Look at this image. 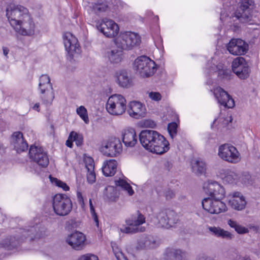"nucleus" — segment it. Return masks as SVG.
Masks as SVG:
<instances>
[{
    "instance_id": "38",
    "label": "nucleus",
    "mask_w": 260,
    "mask_h": 260,
    "mask_svg": "<svg viewBox=\"0 0 260 260\" xmlns=\"http://www.w3.org/2000/svg\"><path fill=\"white\" fill-rule=\"evenodd\" d=\"M115 183L117 186L121 187L122 189L127 191L129 196H132L134 193V191L132 186L124 180L119 179L117 180H115Z\"/></svg>"
},
{
    "instance_id": "48",
    "label": "nucleus",
    "mask_w": 260,
    "mask_h": 260,
    "mask_svg": "<svg viewBox=\"0 0 260 260\" xmlns=\"http://www.w3.org/2000/svg\"><path fill=\"white\" fill-rule=\"evenodd\" d=\"M51 83L50 79L47 75H43L40 78V82L39 87H42V86H48L51 87Z\"/></svg>"
},
{
    "instance_id": "21",
    "label": "nucleus",
    "mask_w": 260,
    "mask_h": 260,
    "mask_svg": "<svg viewBox=\"0 0 260 260\" xmlns=\"http://www.w3.org/2000/svg\"><path fill=\"white\" fill-rule=\"evenodd\" d=\"M86 239V237L83 233L76 231L68 236L66 242L73 249L79 250L84 247Z\"/></svg>"
},
{
    "instance_id": "57",
    "label": "nucleus",
    "mask_w": 260,
    "mask_h": 260,
    "mask_svg": "<svg viewBox=\"0 0 260 260\" xmlns=\"http://www.w3.org/2000/svg\"><path fill=\"white\" fill-rule=\"evenodd\" d=\"M73 139H70L69 135L68 140L66 142V145L70 148H72L73 146Z\"/></svg>"
},
{
    "instance_id": "58",
    "label": "nucleus",
    "mask_w": 260,
    "mask_h": 260,
    "mask_svg": "<svg viewBox=\"0 0 260 260\" xmlns=\"http://www.w3.org/2000/svg\"><path fill=\"white\" fill-rule=\"evenodd\" d=\"M243 180H244L245 183H246L247 182L248 183L249 180L251 178V176L248 173H245L243 174Z\"/></svg>"
},
{
    "instance_id": "59",
    "label": "nucleus",
    "mask_w": 260,
    "mask_h": 260,
    "mask_svg": "<svg viewBox=\"0 0 260 260\" xmlns=\"http://www.w3.org/2000/svg\"><path fill=\"white\" fill-rule=\"evenodd\" d=\"M162 41L161 38H159V40L158 41V42L157 43L155 42V45L157 47V48H158V49L161 48V47L162 46Z\"/></svg>"
},
{
    "instance_id": "25",
    "label": "nucleus",
    "mask_w": 260,
    "mask_h": 260,
    "mask_svg": "<svg viewBox=\"0 0 260 260\" xmlns=\"http://www.w3.org/2000/svg\"><path fill=\"white\" fill-rule=\"evenodd\" d=\"M122 142L126 147H134L137 142L135 130L133 128L124 129L122 132Z\"/></svg>"
},
{
    "instance_id": "17",
    "label": "nucleus",
    "mask_w": 260,
    "mask_h": 260,
    "mask_svg": "<svg viewBox=\"0 0 260 260\" xmlns=\"http://www.w3.org/2000/svg\"><path fill=\"white\" fill-rule=\"evenodd\" d=\"M122 150V144L118 138H113L110 139L101 148V151L104 155L109 157H114L120 153Z\"/></svg>"
},
{
    "instance_id": "64",
    "label": "nucleus",
    "mask_w": 260,
    "mask_h": 260,
    "mask_svg": "<svg viewBox=\"0 0 260 260\" xmlns=\"http://www.w3.org/2000/svg\"><path fill=\"white\" fill-rule=\"evenodd\" d=\"M241 260H251L249 257H244Z\"/></svg>"
},
{
    "instance_id": "36",
    "label": "nucleus",
    "mask_w": 260,
    "mask_h": 260,
    "mask_svg": "<svg viewBox=\"0 0 260 260\" xmlns=\"http://www.w3.org/2000/svg\"><path fill=\"white\" fill-rule=\"evenodd\" d=\"M228 224L239 234H245L249 232L248 228L240 224L237 221L229 219L227 221Z\"/></svg>"
},
{
    "instance_id": "32",
    "label": "nucleus",
    "mask_w": 260,
    "mask_h": 260,
    "mask_svg": "<svg viewBox=\"0 0 260 260\" xmlns=\"http://www.w3.org/2000/svg\"><path fill=\"white\" fill-rule=\"evenodd\" d=\"M192 172L197 175L204 174L206 171V164L201 159H196L191 162Z\"/></svg>"
},
{
    "instance_id": "46",
    "label": "nucleus",
    "mask_w": 260,
    "mask_h": 260,
    "mask_svg": "<svg viewBox=\"0 0 260 260\" xmlns=\"http://www.w3.org/2000/svg\"><path fill=\"white\" fill-rule=\"evenodd\" d=\"M89 207H90V214H91L92 218L93 219V221H94V222L95 223V225L98 228H99V221L98 216L95 211V209H94V206L92 203V200L91 199H89Z\"/></svg>"
},
{
    "instance_id": "13",
    "label": "nucleus",
    "mask_w": 260,
    "mask_h": 260,
    "mask_svg": "<svg viewBox=\"0 0 260 260\" xmlns=\"http://www.w3.org/2000/svg\"><path fill=\"white\" fill-rule=\"evenodd\" d=\"M156 218L159 225L167 229L173 226L178 221L177 213L170 209L160 211L157 214Z\"/></svg>"
},
{
    "instance_id": "37",
    "label": "nucleus",
    "mask_w": 260,
    "mask_h": 260,
    "mask_svg": "<svg viewBox=\"0 0 260 260\" xmlns=\"http://www.w3.org/2000/svg\"><path fill=\"white\" fill-rule=\"evenodd\" d=\"M140 242L142 243L143 247L147 248H154L159 244L155 238L151 236L145 237L141 239Z\"/></svg>"
},
{
    "instance_id": "55",
    "label": "nucleus",
    "mask_w": 260,
    "mask_h": 260,
    "mask_svg": "<svg viewBox=\"0 0 260 260\" xmlns=\"http://www.w3.org/2000/svg\"><path fill=\"white\" fill-rule=\"evenodd\" d=\"M77 197L79 204L81 205V207L84 209L85 204L82 193L80 192H77Z\"/></svg>"
},
{
    "instance_id": "42",
    "label": "nucleus",
    "mask_w": 260,
    "mask_h": 260,
    "mask_svg": "<svg viewBox=\"0 0 260 260\" xmlns=\"http://www.w3.org/2000/svg\"><path fill=\"white\" fill-rule=\"evenodd\" d=\"M76 112L78 115L82 118L85 123H88L89 119L87 115V111L84 106H81L79 108H77Z\"/></svg>"
},
{
    "instance_id": "52",
    "label": "nucleus",
    "mask_w": 260,
    "mask_h": 260,
    "mask_svg": "<svg viewBox=\"0 0 260 260\" xmlns=\"http://www.w3.org/2000/svg\"><path fill=\"white\" fill-rule=\"evenodd\" d=\"M78 260H99L98 257L94 254H86L81 255Z\"/></svg>"
},
{
    "instance_id": "28",
    "label": "nucleus",
    "mask_w": 260,
    "mask_h": 260,
    "mask_svg": "<svg viewBox=\"0 0 260 260\" xmlns=\"http://www.w3.org/2000/svg\"><path fill=\"white\" fill-rule=\"evenodd\" d=\"M117 82L123 88H128L132 85V80L126 70H122L116 73Z\"/></svg>"
},
{
    "instance_id": "20",
    "label": "nucleus",
    "mask_w": 260,
    "mask_h": 260,
    "mask_svg": "<svg viewBox=\"0 0 260 260\" xmlns=\"http://www.w3.org/2000/svg\"><path fill=\"white\" fill-rule=\"evenodd\" d=\"M123 50L117 46L106 48L104 51V57L111 64H119L124 58Z\"/></svg>"
},
{
    "instance_id": "30",
    "label": "nucleus",
    "mask_w": 260,
    "mask_h": 260,
    "mask_svg": "<svg viewBox=\"0 0 260 260\" xmlns=\"http://www.w3.org/2000/svg\"><path fill=\"white\" fill-rule=\"evenodd\" d=\"M208 230L213 236L217 238L231 240L234 237V235L231 233L219 226H209Z\"/></svg>"
},
{
    "instance_id": "11",
    "label": "nucleus",
    "mask_w": 260,
    "mask_h": 260,
    "mask_svg": "<svg viewBox=\"0 0 260 260\" xmlns=\"http://www.w3.org/2000/svg\"><path fill=\"white\" fill-rule=\"evenodd\" d=\"M218 154L223 160L231 163H237L240 159V154L237 149L228 144H224L219 147Z\"/></svg>"
},
{
    "instance_id": "6",
    "label": "nucleus",
    "mask_w": 260,
    "mask_h": 260,
    "mask_svg": "<svg viewBox=\"0 0 260 260\" xmlns=\"http://www.w3.org/2000/svg\"><path fill=\"white\" fill-rule=\"evenodd\" d=\"M63 42L67 52V59L70 62L75 61L80 56L81 48L77 39L70 32L63 35Z\"/></svg>"
},
{
    "instance_id": "2",
    "label": "nucleus",
    "mask_w": 260,
    "mask_h": 260,
    "mask_svg": "<svg viewBox=\"0 0 260 260\" xmlns=\"http://www.w3.org/2000/svg\"><path fill=\"white\" fill-rule=\"evenodd\" d=\"M40 224L36 223L27 229H20L18 234L16 236H11L6 238L0 243V247L6 250H12L19 246L21 243L27 238H30V240L40 238L43 235V229Z\"/></svg>"
},
{
    "instance_id": "34",
    "label": "nucleus",
    "mask_w": 260,
    "mask_h": 260,
    "mask_svg": "<svg viewBox=\"0 0 260 260\" xmlns=\"http://www.w3.org/2000/svg\"><path fill=\"white\" fill-rule=\"evenodd\" d=\"M105 199L108 202H116L118 199V193L115 187L109 186L105 188Z\"/></svg>"
},
{
    "instance_id": "10",
    "label": "nucleus",
    "mask_w": 260,
    "mask_h": 260,
    "mask_svg": "<svg viewBox=\"0 0 260 260\" xmlns=\"http://www.w3.org/2000/svg\"><path fill=\"white\" fill-rule=\"evenodd\" d=\"M222 199L205 198L202 202V207L210 214H218L224 212L227 210V207L225 204L221 201Z\"/></svg>"
},
{
    "instance_id": "33",
    "label": "nucleus",
    "mask_w": 260,
    "mask_h": 260,
    "mask_svg": "<svg viewBox=\"0 0 260 260\" xmlns=\"http://www.w3.org/2000/svg\"><path fill=\"white\" fill-rule=\"evenodd\" d=\"M107 25L108 27L106 28L105 36L108 38H113L115 37L118 33L119 27L118 25L113 20L108 21L107 22ZM105 25V24H103Z\"/></svg>"
},
{
    "instance_id": "35",
    "label": "nucleus",
    "mask_w": 260,
    "mask_h": 260,
    "mask_svg": "<svg viewBox=\"0 0 260 260\" xmlns=\"http://www.w3.org/2000/svg\"><path fill=\"white\" fill-rule=\"evenodd\" d=\"M90 8L96 14L105 12L108 8L107 2L102 0L98 1L96 3H92Z\"/></svg>"
},
{
    "instance_id": "7",
    "label": "nucleus",
    "mask_w": 260,
    "mask_h": 260,
    "mask_svg": "<svg viewBox=\"0 0 260 260\" xmlns=\"http://www.w3.org/2000/svg\"><path fill=\"white\" fill-rule=\"evenodd\" d=\"M141 37L138 34L131 31L121 33L115 39V45L123 50H131L141 43Z\"/></svg>"
},
{
    "instance_id": "62",
    "label": "nucleus",
    "mask_w": 260,
    "mask_h": 260,
    "mask_svg": "<svg viewBox=\"0 0 260 260\" xmlns=\"http://www.w3.org/2000/svg\"><path fill=\"white\" fill-rule=\"evenodd\" d=\"M116 5H117V7L120 6L121 8H123L124 7V6L125 5V4L120 1H118L117 2Z\"/></svg>"
},
{
    "instance_id": "44",
    "label": "nucleus",
    "mask_w": 260,
    "mask_h": 260,
    "mask_svg": "<svg viewBox=\"0 0 260 260\" xmlns=\"http://www.w3.org/2000/svg\"><path fill=\"white\" fill-rule=\"evenodd\" d=\"M177 123L175 122L169 123L168 125V131L170 137L173 139L176 136L177 133Z\"/></svg>"
},
{
    "instance_id": "9",
    "label": "nucleus",
    "mask_w": 260,
    "mask_h": 260,
    "mask_svg": "<svg viewBox=\"0 0 260 260\" xmlns=\"http://www.w3.org/2000/svg\"><path fill=\"white\" fill-rule=\"evenodd\" d=\"M28 15L27 9L20 5H10L6 10V16L13 28L24 18V16Z\"/></svg>"
},
{
    "instance_id": "56",
    "label": "nucleus",
    "mask_w": 260,
    "mask_h": 260,
    "mask_svg": "<svg viewBox=\"0 0 260 260\" xmlns=\"http://www.w3.org/2000/svg\"><path fill=\"white\" fill-rule=\"evenodd\" d=\"M163 194L167 200L172 199L175 196V192L170 189L166 190L165 192L163 193Z\"/></svg>"
},
{
    "instance_id": "60",
    "label": "nucleus",
    "mask_w": 260,
    "mask_h": 260,
    "mask_svg": "<svg viewBox=\"0 0 260 260\" xmlns=\"http://www.w3.org/2000/svg\"><path fill=\"white\" fill-rule=\"evenodd\" d=\"M3 53H4V55L7 57V55L9 52V50L8 48L7 47H3Z\"/></svg>"
},
{
    "instance_id": "24",
    "label": "nucleus",
    "mask_w": 260,
    "mask_h": 260,
    "mask_svg": "<svg viewBox=\"0 0 260 260\" xmlns=\"http://www.w3.org/2000/svg\"><path fill=\"white\" fill-rule=\"evenodd\" d=\"M11 143L18 152L27 150L28 144L24 140L22 133L20 132H14L12 136Z\"/></svg>"
},
{
    "instance_id": "15",
    "label": "nucleus",
    "mask_w": 260,
    "mask_h": 260,
    "mask_svg": "<svg viewBox=\"0 0 260 260\" xmlns=\"http://www.w3.org/2000/svg\"><path fill=\"white\" fill-rule=\"evenodd\" d=\"M30 159L42 168H46L49 164V158L47 153L41 147L31 146L29 150Z\"/></svg>"
},
{
    "instance_id": "61",
    "label": "nucleus",
    "mask_w": 260,
    "mask_h": 260,
    "mask_svg": "<svg viewBox=\"0 0 260 260\" xmlns=\"http://www.w3.org/2000/svg\"><path fill=\"white\" fill-rule=\"evenodd\" d=\"M32 109L36 111H40V104L39 103H36L33 106Z\"/></svg>"
},
{
    "instance_id": "18",
    "label": "nucleus",
    "mask_w": 260,
    "mask_h": 260,
    "mask_svg": "<svg viewBox=\"0 0 260 260\" xmlns=\"http://www.w3.org/2000/svg\"><path fill=\"white\" fill-rule=\"evenodd\" d=\"M229 52L235 55L245 54L248 50L249 45L240 39H232L226 45Z\"/></svg>"
},
{
    "instance_id": "51",
    "label": "nucleus",
    "mask_w": 260,
    "mask_h": 260,
    "mask_svg": "<svg viewBox=\"0 0 260 260\" xmlns=\"http://www.w3.org/2000/svg\"><path fill=\"white\" fill-rule=\"evenodd\" d=\"M87 181L92 184L95 181V174L93 171H87Z\"/></svg>"
},
{
    "instance_id": "12",
    "label": "nucleus",
    "mask_w": 260,
    "mask_h": 260,
    "mask_svg": "<svg viewBox=\"0 0 260 260\" xmlns=\"http://www.w3.org/2000/svg\"><path fill=\"white\" fill-rule=\"evenodd\" d=\"M233 72L241 79H246L249 76L250 69L247 62L243 57H237L232 63Z\"/></svg>"
},
{
    "instance_id": "26",
    "label": "nucleus",
    "mask_w": 260,
    "mask_h": 260,
    "mask_svg": "<svg viewBox=\"0 0 260 260\" xmlns=\"http://www.w3.org/2000/svg\"><path fill=\"white\" fill-rule=\"evenodd\" d=\"M39 88L41 94V98L43 103L47 106L50 105L54 99L52 85H51V87L42 86V87H39Z\"/></svg>"
},
{
    "instance_id": "47",
    "label": "nucleus",
    "mask_w": 260,
    "mask_h": 260,
    "mask_svg": "<svg viewBox=\"0 0 260 260\" xmlns=\"http://www.w3.org/2000/svg\"><path fill=\"white\" fill-rule=\"evenodd\" d=\"M85 167L87 171H93L94 163L93 158L89 156H85L84 158Z\"/></svg>"
},
{
    "instance_id": "63",
    "label": "nucleus",
    "mask_w": 260,
    "mask_h": 260,
    "mask_svg": "<svg viewBox=\"0 0 260 260\" xmlns=\"http://www.w3.org/2000/svg\"><path fill=\"white\" fill-rule=\"evenodd\" d=\"M156 191L159 196H161L162 194L161 191L160 190H159L158 188H156Z\"/></svg>"
},
{
    "instance_id": "16",
    "label": "nucleus",
    "mask_w": 260,
    "mask_h": 260,
    "mask_svg": "<svg viewBox=\"0 0 260 260\" xmlns=\"http://www.w3.org/2000/svg\"><path fill=\"white\" fill-rule=\"evenodd\" d=\"M14 29L22 36H31L35 34V25L30 16L28 15L24 16V18Z\"/></svg>"
},
{
    "instance_id": "4",
    "label": "nucleus",
    "mask_w": 260,
    "mask_h": 260,
    "mask_svg": "<svg viewBox=\"0 0 260 260\" xmlns=\"http://www.w3.org/2000/svg\"><path fill=\"white\" fill-rule=\"evenodd\" d=\"M134 64L137 73L143 78L151 76L156 70L155 62L145 55L136 59Z\"/></svg>"
},
{
    "instance_id": "8",
    "label": "nucleus",
    "mask_w": 260,
    "mask_h": 260,
    "mask_svg": "<svg viewBox=\"0 0 260 260\" xmlns=\"http://www.w3.org/2000/svg\"><path fill=\"white\" fill-rule=\"evenodd\" d=\"M255 5L253 0H242L235 12V17L242 23L251 20L255 12Z\"/></svg>"
},
{
    "instance_id": "5",
    "label": "nucleus",
    "mask_w": 260,
    "mask_h": 260,
    "mask_svg": "<svg viewBox=\"0 0 260 260\" xmlns=\"http://www.w3.org/2000/svg\"><path fill=\"white\" fill-rule=\"evenodd\" d=\"M106 108L108 112L112 115L123 114L126 108V100L121 94L111 95L108 99Z\"/></svg>"
},
{
    "instance_id": "45",
    "label": "nucleus",
    "mask_w": 260,
    "mask_h": 260,
    "mask_svg": "<svg viewBox=\"0 0 260 260\" xmlns=\"http://www.w3.org/2000/svg\"><path fill=\"white\" fill-rule=\"evenodd\" d=\"M50 179L52 183H54L57 186L61 188L63 190L68 191L69 190V186L65 182H63L56 178L52 177L51 176H50Z\"/></svg>"
},
{
    "instance_id": "27",
    "label": "nucleus",
    "mask_w": 260,
    "mask_h": 260,
    "mask_svg": "<svg viewBox=\"0 0 260 260\" xmlns=\"http://www.w3.org/2000/svg\"><path fill=\"white\" fill-rule=\"evenodd\" d=\"M240 192H235L233 197L229 201V205L237 210H242L245 207L246 202L243 196H240Z\"/></svg>"
},
{
    "instance_id": "3",
    "label": "nucleus",
    "mask_w": 260,
    "mask_h": 260,
    "mask_svg": "<svg viewBox=\"0 0 260 260\" xmlns=\"http://www.w3.org/2000/svg\"><path fill=\"white\" fill-rule=\"evenodd\" d=\"M52 207L57 215L64 216L71 212L73 203L70 198L66 194H56L52 199Z\"/></svg>"
},
{
    "instance_id": "19",
    "label": "nucleus",
    "mask_w": 260,
    "mask_h": 260,
    "mask_svg": "<svg viewBox=\"0 0 260 260\" xmlns=\"http://www.w3.org/2000/svg\"><path fill=\"white\" fill-rule=\"evenodd\" d=\"M213 93L218 103L225 108H232L235 106V102L231 96L220 87L213 89Z\"/></svg>"
},
{
    "instance_id": "14",
    "label": "nucleus",
    "mask_w": 260,
    "mask_h": 260,
    "mask_svg": "<svg viewBox=\"0 0 260 260\" xmlns=\"http://www.w3.org/2000/svg\"><path fill=\"white\" fill-rule=\"evenodd\" d=\"M203 189L206 194L212 199H223L225 196L224 188L217 181L208 180L203 185Z\"/></svg>"
},
{
    "instance_id": "39",
    "label": "nucleus",
    "mask_w": 260,
    "mask_h": 260,
    "mask_svg": "<svg viewBox=\"0 0 260 260\" xmlns=\"http://www.w3.org/2000/svg\"><path fill=\"white\" fill-rule=\"evenodd\" d=\"M238 175L234 171L231 170H226L225 172V175L223 178L224 181L232 184L235 182L238 179Z\"/></svg>"
},
{
    "instance_id": "41",
    "label": "nucleus",
    "mask_w": 260,
    "mask_h": 260,
    "mask_svg": "<svg viewBox=\"0 0 260 260\" xmlns=\"http://www.w3.org/2000/svg\"><path fill=\"white\" fill-rule=\"evenodd\" d=\"M70 138L73 139L74 142H75L77 146H81L83 143V137L81 134L78 133L75 131H72L70 133Z\"/></svg>"
},
{
    "instance_id": "23",
    "label": "nucleus",
    "mask_w": 260,
    "mask_h": 260,
    "mask_svg": "<svg viewBox=\"0 0 260 260\" xmlns=\"http://www.w3.org/2000/svg\"><path fill=\"white\" fill-rule=\"evenodd\" d=\"M187 252L180 249L167 248L164 253L165 260H185Z\"/></svg>"
},
{
    "instance_id": "49",
    "label": "nucleus",
    "mask_w": 260,
    "mask_h": 260,
    "mask_svg": "<svg viewBox=\"0 0 260 260\" xmlns=\"http://www.w3.org/2000/svg\"><path fill=\"white\" fill-rule=\"evenodd\" d=\"M111 20L108 19H104L103 20L96 24V27L101 32H102L104 35H105V30H106L107 28L108 27L109 25H104L103 24H107V22L108 21H110Z\"/></svg>"
},
{
    "instance_id": "31",
    "label": "nucleus",
    "mask_w": 260,
    "mask_h": 260,
    "mask_svg": "<svg viewBox=\"0 0 260 260\" xmlns=\"http://www.w3.org/2000/svg\"><path fill=\"white\" fill-rule=\"evenodd\" d=\"M125 222L127 225L139 228V225L145 222V217L138 210L126 219Z\"/></svg>"
},
{
    "instance_id": "53",
    "label": "nucleus",
    "mask_w": 260,
    "mask_h": 260,
    "mask_svg": "<svg viewBox=\"0 0 260 260\" xmlns=\"http://www.w3.org/2000/svg\"><path fill=\"white\" fill-rule=\"evenodd\" d=\"M143 125L144 127L152 128H155L156 126L155 122L151 119L144 120L143 122Z\"/></svg>"
},
{
    "instance_id": "29",
    "label": "nucleus",
    "mask_w": 260,
    "mask_h": 260,
    "mask_svg": "<svg viewBox=\"0 0 260 260\" xmlns=\"http://www.w3.org/2000/svg\"><path fill=\"white\" fill-rule=\"evenodd\" d=\"M117 162L116 160L110 159L105 161L102 167L103 174L107 177L113 176L117 170Z\"/></svg>"
},
{
    "instance_id": "43",
    "label": "nucleus",
    "mask_w": 260,
    "mask_h": 260,
    "mask_svg": "<svg viewBox=\"0 0 260 260\" xmlns=\"http://www.w3.org/2000/svg\"><path fill=\"white\" fill-rule=\"evenodd\" d=\"M113 253L117 260H125L126 257L124 255L121 249L116 244L112 245Z\"/></svg>"
},
{
    "instance_id": "50",
    "label": "nucleus",
    "mask_w": 260,
    "mask_h": 260,
    "mask_svg": "<svg viewBox=\"0 0 260 260\" xmlns=\"http://www.w3.org/2000/svg\"><path fill=\"white\" fill-rule=\"evenodd\" d=\"M231 74V71L227 70H219L218 71V76L221 79H230Z\"/></svg>"
},
{
    "instance_id": "40",
    "label": "nucleus",
    "mask_w": 260,
    "mask_h": 260,
    "mask_svg": "<svg viewBox=\"0 0 260 260\" xmlns=\"http://www.w3.org/2000/svg\"><path fill=\"white\" fill-rule=\"evenodd\" d=\"M120 230V231L123 233L134 234L139 232H144L145 231V229L144 227H141L139 228L128 225V226H123V227L121 228Z\"/></svg>"
},
{
    "instance_id": "54",
    "label": "nucleus",
    "mask_w": 260,
    "mask_h": 260,
    "mask_svg": "<svg viewBox=\"0 0 260 260\" xmlns=\"http://www.w3.org/2000/svg\"><path fill=\"white\" fill-rule=\"evenodd\" d=\"M149 96L152 100L155 101H160L161 99V94L157 92H151L149 94Z\"/></svg>"
},
{
    "instance_id": "22",
    "label": "nucleus",
    "mask_w": 260,
    "mask_h": 260,
    "mask_svg": "<svg viewBox=\"0 0 260 260\" xmlns=\"http://www.w3.org/2000/svg\"><path fill=\"white\" fill-rule=\"evenodd\" d=\"M127 112L129 116L136 119H139L145 116V108L142 103L132 101L128 105Z\"/></svg>"
},
{
    "instance_id": "1",
    "label": "nucleus",
    "mask_w": 260,
    "mask_h": 260,
    "mask_svg": "<svg viewBox=\"0 0 260 260\" xmlns=\"http://www.w3.org/2000/svg\"><path fill=\"white\" fill-rule=\"evenodd\" d=\"M140 142L147 150L157 154H162L170 149V144L165 137L153 130H143L139 135Z\"/></svg>"
}]
</instances>
